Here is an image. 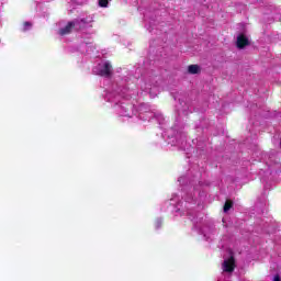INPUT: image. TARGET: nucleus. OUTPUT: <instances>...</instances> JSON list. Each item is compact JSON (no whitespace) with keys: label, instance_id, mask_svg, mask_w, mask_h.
Instances as JSON below:
<instances>
[{"label":"nucleus","instance_id":"nucleus-1","mask_svg":"<svg viewBox=\"0 0 281 281\" xmlns=\"http://www.w3.org/2000/svg\"><path fill=\"white\" fill-rule=\"evenodd\" d=\"M132 71H127L122 77H115V81L108 86L104 90V100L112 104L116 115L120 117H127L128 120H142L143 122H150L153 117L158 122L161 130H164V114L153 112L148 103H140L135 110V105L130 103V98H137V92L131 87Z\"/></svg>","mask_w":281,"mask_h":281},{"label":"nucleus","instance_id":"nucleus-2","mask_svg":"<svg viewBox=\"0 0 281 281\" xmlns=\"http://www.w3.org/2000/svg\"><path fill=\"white\" fill-rule=\"evenodd\" d=\"M178 182L182 186L181 201H179L177 194H173L170 200L164 203L162 211L167 212L169 207L175 216H188V218L192 221L194 229H196L205 240H212V237L216 234L214 226L204 225L201 227L196 221V209L205 201V184L195 180V178L190 179V177L187 176L180 177Z\"/></svg>","mask_w":281,"mask_h":281},{"label":"nucleus","instance_id":"nucleus-3","mask_svg":"<svg viewBox=\"0 0 281 281\" xmlns=\"http://www.w3.org/2000/svg\"><path fill=\"white\" fill-rule=\"evenodd\" d=\"M178 111V117L176 120L175 127L164 131L162 138L170 146H178L182 150H186V132H183V124L181 123V117L188 115V110L190 109L188 104L181 99H179V104L176 106Z\"/></svg>","mask_w":281,"mask_h":281},{"label":"nucleus","instance_id":"nucleus-4","mask_svg":"<svg viewBox=\"0 0 281 281\" xmlns=\"http://www.w3.org/2000/svg\"><path fill=\"white\" fill-rule=\"evenodd\" d=\"M157 80H159V77L155 75V71H148L143 75L139 82L142 91L148 93L150 98H157V94L159 93V86Z\"/></svg>","mask_w":281,"mask_h":281},{"label":"nucleus","instance_id":"nucleus-5","mask_svg":"<svg viewBox=\"0 0 281 281\" xmlns=\"http://www.w3.org/2000/svg\"><path fill=\"white\" fill-rule=\"evenodd\" d=\"M92 72L95 76H103V78H111L113 74V65L109 60H102L97 66L92 68Z\"/></svg>","mask_w":281,"mask_h":281},{"label":"nucleus","instance_id":"nucleus-6","mask_svg":"<svg viewBox=\"0 0 281 281\" xmlns=\"http://www.w3.org/2000/svg\"><path fill=\"white\" fill-rule=\"evenodd\" d=\"M261 155H262L263 161H266L269 168L268 172H270V175H273V172H278V168H280V164L276 162V157L269 156V154L267 153H263Z\"/></svg>","mask_w":281,"mask_h":281},{"label":"nucleus","instance_id":"nucleus-7","mask_svg":"<svg viewBox=\"0 0 281 281\" xmlns=\"http://www.w3.org/2000/svg\"><path fill=\"white\" fill-rule=\"evenodd\" d=\"M77 25V30H85V27H91V23H93V15H82L75 20Z\"/></svg>","mask_w":281,"mask_h":281},{"label":"nucleus","instance_id":"nucleus-8","mask_svg":"<svg viewBox=\"0 0 281 281\" xmlns=\"http://www.w3.org/2000/svg\"><path fill=\"white\" fill-rule=\"evenodd\" d=\"M234 267H236V261L234 260V254L229 250V258L224 259L222 269L223 271H226V273H232V271H234Z\"/></svg>","mask_w":281,"mask_h":281},{"label":"nucleus","instance_id":"nucleus-9","mask_svg":"<svg viewBox=\"0 0 281 281\" xmlns=\"http://www.w3.org/2000/svg\"><path fill=\"white\" fill-rule=\"evenodd\" d=\"M71 30H78V25L76 24V20L67 23L65 27L59 30L60 36H67V34H71Z\"/></svg>","mask_w":281,"mask_h":281},{"label":"nucleus","instance_id":"nucleus-10","mask_svg":"<svg viewBox=\"0 0 281 281\" xmlns=\"http://www.w3.org/2000/svg\"><path fill=\"white\" fill-rule=\"evenodd\" d=\"M80 52L81 54H87L91 58L93 54H95V46H93L91 43H88V42L82 43L80 45Z\"/></svg>","mask_w":281,"mask_h":281},{"label":"nucleus","instance_id":"nucleus-11","mask_svg":"<svg viewBox=\"0 0 281 281\" xmlns=\"http://www.w3.org/2000/svg\"><path fill=\"white\" fill-rule=\"evenodd\" d=\"M249 45V38L247 36L240 34L237 36V47L239 49H243L244 47H247Z\"/></svg>","mask_w":281,"mask_h":281},{"label":"nucleus","instance_id":"nucleus-12","mask_svg":"<svg viewBox=\"0 0 281 281\" xmlns=\"http://www.w3.org/2000/svg\"><path fill=\"white\" fill-rule=\"evenodd\" d=\"M189 74H200L201 72V67L199 65H190L188 67Z\"/></svg>","mask_w":281,"mask_h":281},{"label":"nucleus","instance_id":"nucleus-13","mask_svg":"<svg viewBox=\"0 0 281 281\" xmlns=\"http://www.w3.org/2000/svg\"><path fill=\"white\" fill-rule=\"evenodd\" d=\"M30 30H32V22H24L22 31L23 32H30Z\"/></svg>","mask_w":281,"mask_h":281},{"label":"nucleus","instance_id":"nucleus-14","mask_svg":"<svg viewBox=\"0 0 281 281\" xmlns=\"http://www.w3.org/2000/svg\"><path fill=\"white\" fill-rule=\"evenodd\" d=\"M111 0H99L100 8H109V3Z\"/></svg>","mask_w":281,"mask_h":281},{"label":"nucleus","instance_id":"nucleus-15","mask_svg":"<svg viewBox=\"0 0 281 281\" xmlns=\"http://www.w3.org/2000/svg\"><path fill=\"white\" fill-rule=\"evenodd\" d=\"M162 223H164V220L157 218L156 222H155V228L160 229Z\"/></svg>","mask_w":281,"mask_h":281},{"label":"nucleus","instance_id":"nucleus-16","mask_svg":"<svg viewBox=\"0 0 281 281\" xmlns=\"http://www.w3.org/2000/svg\"><path fill=\"white\" fill-rule=\"evenodd\" d=\"M229 210H232V202L226 201L224 205V212H229Z\"/></svg>","mask_w":281,"mask_h":281},{"label":"nucleus","instance_id":"nucleus-17","mask_svg":"<svg viewBox=\"0 0 281 281\" xmlns=\"http://www.w3.org/2000/svg\"><path fill=\"white\" fill-rule=\"evenodd\" d=\"M203 146H204V144L202 142H198V144H196L198 150H203Z\"/></svg>","mask_w":281,"mask_h":281},{"label":"nucleus","instance_id":"nucleus-18","mask_svg":"<svg viewBox=\"0 0 281 281\" xmlns=\"http://www.w3.org/2000/svg\"><path fill=\"white\" fill-rule=\"evenodd\" d=\"M273 281H281L280 274L274 276V277H273Z\"/></svg>","mask_w":281,"mask_h":281},{"label":"nucleus","instance_id":"nucleus-19","mask_svg":"<svg viewBox=\"0 0 281 281\" xmlns=\"http://www.w3.org/2000/svg\"><path fill=\"white\" fill-rule=\"evenodd\" d=\"M201 178V173L198 172L196 176H194V179H200Z\"/></svg>","mask_w":281,"mask_h":281},{"label":"nucleus","instance_id":"nucleus-20","mask_svg":"<svg viewBox=\"0 0 281 281\" xmlns=\"http://www.w3.org/2000/svg\"><path fill=\"white\" fill-rule=\"evenodd\" d=\"M120 71H122V68H119V69H117V72H120Z\"/></svg>","mask_w":281,"mask_h":281},{"label":"nucleus","instance_id":"nucleus-21","mask_svg":"<svg viewBox=\"0 0 281 281\" xmlns=\"http://www.w3.org/2000/svg\"><path fill=\"white\" fill-rule=\"evenodd\" d=\"M175 100H177V97H173Z\"/></svg>","mask_w":281,"mask_h":281}]
</instances>
